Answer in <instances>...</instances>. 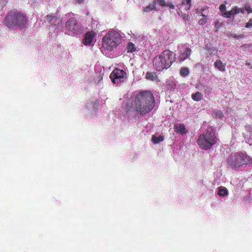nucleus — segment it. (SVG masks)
I'll return each mask as SVG.
<instances>
[{"label": "nucleus", "instance_id": "obj_15", "mask_svg": "<svg viewBox=\"0 0 252 252\" xmlns=\"http://www.w3.org/2000/svg\"><path fill=\"white\" fill-rule=\"evenodd\" d=\"M205 49L208 51L209 55H215L217 53L216 48L212 46H206Z\"/></svg>", "mask_w": 252, "mask_h": 252}, {"label": "nucleus", "instance_id": "obj_16", "mask_svg": "<svg viewBox=\"0 0 252 252\" xmlns=\"http://www.w3.org/2000/svg\"><path fill=\"white\" fill-rule=\"evenodd\" d=\"M218 194L221 197H225L228 194L227 189L224 187L219 188Z\"/></svg>", "mask_w": 252, "mask_h": 252}, {"label": "nucleus", "instance_id": "obj_5", "mask_svg": "<svg viewBox=\"0 0 252 252\" xmlns=\"http://www.w3.org/2000/svg\"><path fill=\"white\" fill-rule=\"evenodd\" d=\"M251 158L243 153H236L230 155L227 159L229 166L233 168H238L244 165L250 163Z\"/></svg>", "mask_w": 252, "mask_h": 252}, {"label": "nucleus", "instance_id": "obj_34", "mask_svg": "<svg viewBox=\"0 0 252 252\" xmlns=\"http://www.w3.org/2000/svg\"><path fill=\"white\" fill-rule=\"evenodd\" d=\"M84 0H75L76 2L78 3L82 2Z\"/></svg>", "mask_w": 252, "mask_h": 252}, {"label": "nucleus", "instance_id": "obj_12", "mask_svg": "<svg viewBox=\"0 0 252 252\" xmlns=\"http://www.w3.org/2000/svg\"><path fill=\"white\" fill-rule=\"evenodd\" d=\"M214 66L221 72H224L225 70V64L220 60H218L215 62Z\"/></svg>", "mask_w": 252, "mask_h": 252}, {"label": "nucleus", "instance_id": "obj_25", "mask_svg": "<svg viewBox=\"0 0 252 252\" xmlns=\"http://www.w3.org/2000/svg\"><path fill=\"white\" fill-rule=\"evenodd\" d=\"M191 0H184L182 2V4L186 5V9L187 10H189L191 8Z\"/></svg>", "mask_w": 252, "mask_h": 252}, {"label": "nucleus", "instance_id": "obj_14", "mask_svg": "<svg viewBox=\"0 0 252 252\" xmlns=\"http://www.w3.org/2000/svg\"><path fill=\"white\" fill-rule=\"evenodd\" d=\"M209 12V7L205 6L200 9H197V12L202 17H207Z\"/></svg>", "mask_w": 252, "mask_h": 252}, {"label": "nucleus", "instance_id": "obj_18", "mask_svg": "<svg viewBox=\"0 0 252 252\" xmlns=\"http://www.w3.org/2000/svg\"><path fill=\"white\" fill-rule=\"evenodd\" d=\"M146 78L148 80L154 81L157 79V76L155 73L147 72L146 74Z\"/></svg>", "mask_w": 252, "mask_h": 252}, {"label": "nucleus", "instance_id": "obj_21", "mask_svg": "<svg viewBox=\"0 0 252 252\" xmlns=\"http://www.w3.org/2000/svg\"><path fill=\"white\" fill-rule=\"evenodd\" d=\"M58 19V16L56 15L49 14L46 16V20L48 22L52 24V21Z\"/></svg>", "mask_w": 252, "mask_h": 252}, {"label": "nucleus", "instance_id": "obj_19", "mask_svg": "<svg viewBox=\"0 0 252 252\" xmlns=\"http://www.w3.org/2000/svg\"><path fill=\"white\" fill-rule=\"evenodd\" d=\"M191 98L194 101H199L202 99V95L201 93H200L199 92H197L195 94H192Z\"/></svg>", "mask_w": 252, "mask_h": 252}, {"label": "nucleus", "instance_id": "obj_32", "mask_svg": "<svg viewBox=\"0 0 252 252\" xmlns=\"http://www.w3.org/2000/svg\"><path fill=\"white\" fill-rule=\"evenodd\" d=\"M182 17L184 21H187L189 20V15L188 14L182 13Z\"/></svg>", "mask_w": 252, "mask_h": 252}, {"label": "nucleus", "instance_id": "obj_30", "mask_svg": "<svg viewBox=\"0 0 252 252\" xmlns=\"http://www.w3.org/2000/svg\"><path fill=\"white\" fill-rule=\"evenodd\" d=\"M245 27L246 28H250L252 27V18H251L246 23Z\"/></svg>", "mask_w": 252, "mask_h": 252}, {"label": "nucleus", "instance_id": "obj_9", "mask_svg": "<svg viewBox=\"0 0 252 252\" xmlns=\"http://www.w3.org/2000/svg\"><path fill=\"white\" fill-rule=\"evenodd\" d=\"M219 9L220 11L222 13L221 15L227 18H230L232 16L234 17V15L240 13L242 14L244 13V9L237 7H234L232 8L231 10L227 11H226V6L225 4H221L220 5Z\"/></svg>", "mask_w": 252, "mask_h": 252}, {"label": "nucleus", "instance_id": "obj_10", "mask_svg": "<svg viewBox=\"0 0 252 252\" xmlns=\"http://www.w3.org/2000/svg\"><path fill=\"white\" fill-rule=\"evenodd\" d=\"M95 35V33L93 31L88 32L85 33L84 38L83 39V43L85 45H90L93 42Z\"/></svg>", "mask_w": 252, "mask_h": 252}, {"label": "nucleus", "instance_id": "obj_35", "mask_svg": "<svg viewBox=\"0 0 252 252\" xmlns=\"http://www.w3.org/2000/svg\"><path fill=\"white\" fill-rule=\"evenodd\" d=\"M246 65L248 66H250L251 65V63L250 62L246 61Z\"/></svg>", "mask_w": 252, "mask_h": 252}, {"label": "nucleus", "instance_id": "obj_31", "mask_svg": "<svg viewBox=\"0 0 252 252\" xmlns=\"http://www.w3.org/2000/svg\"><path fill=\"white\" fill-rule=\"evenodd\" d=\"M212 91V88L210 87H207L205 89V93L209 94Z\"/></svg>", "mask_w": 252, "mask_h": 252}, {"label": "nucleus", "instance_id": "obj_8", "mask_svg": "<svg viewBox=\"0 0 252 252\" xmlns=\"http://www.w3.org/2000/svg\"><path fill=\"white\" fill-rule=\"evenodd\" d=\"M110 78L114 84L124 83L127 79L126 73L122 69L115 68L111 73Z\"/></svg>", "mask_w": 252, "mask_h": 252}, {"label": "nucleus", "instance_id": "obj_6", "mask_svg": "<svg viewBox=\"0 0 252 252\" xmlns=\"http://www.w3.org/2000/svg\"><path fill=\"white\" fill-rule=\"evenodd\" d=\"M120 35L117 32L109 31L102 38V46L104 48L111 51L121 42Z\"/></svg>", "mask_w": 252, "mask_h": 252}, {"label": "nucleus", "instance_id": "obj_3", "mask_svg": "<svg viewBox=\"0 0 252 252\" xmlns=\"http://www.w3.org/2000/svg\"><path fill=\"white\" fill-rule=\"evenodd\" d=\"M176 59L175 53L170 50H166L154 58L153 66L157 70L161 71L169 68Z\"/></svg>", "mask_w": 252, "mask_h": 252}, {"label": "nucleus", "instance_id": "obj_1", "mask_svg": "<svg viewBox=\"0 0 252 252\" xmlns=\"http://www.w3.org/2000/svg\"><path fill=\"white\" fill-rule=\"evenodd\" d=\"M155 98L150 91H143L136 94L131 106L141 115L149 113L155 106Z\"/></svg>", "mask_w": 252, "mask_h": 252}, {"label": "nucleus", "instance_id": "obj_20", "mask_svg": "<svg viewBox=\"0 0 252 252\" xmlns=\"http://www.w3.org/2000/svg\"><path fill=\"white\" fill-rule=\"evenodd\" d=\"M126 49L128 53H133L136 51V47L131 42L128 43Z\"/></svg>", "mask_w": 252, "mask_h": 252}, {"label": "nucleus", "instance_id": "obj_11", "mask_svg": "<svg viewBox=\"0 0 252 252\" xmlns=\"http://www.w3.org/2000/svg\"><path fill=\"white\" fill-rule=\"evenodd\" d=\"M191 53V50L189 47H187L183 53H182L179 57V59L181 61H183L188 58Z\"/></svg>", "mask_w": 252, "mask_h": 252}, {"label": "nucleus", "instance_id": "obj_33", "mask_svg": "<svg viewBox=\"0 0 252 252\" xmlns=\"http://www.w3.org/2000/svg\"><path fill=\"white\" fill-rule=\"evenodd\" d=\"M167 6H168L171 9H174L175 6L171 3H169L166 5Z\"/></svg>", "mask_w": 252, "mask_h": 252}, {"label": "nucleus", "instance_id": "obj_4", "mask_svg": "<svg viewBox=\"0 0 252 252\" xmlns=\"http://www.w3.org/2000/svg\"><path fill=\"white\" fill-rule=\"evenodd\" d=\"M216 142L217 137L213 130L201 134L197 139V144L203 150L210 149Z\"/></svg>", "mask_w": 252, "mask_h": 252}, {"label": "nucleus", "instance_id": "obj_17", "mask_svg": "<svg viewBox=\"0 0 252 252\" xmlns=\"http://www.w3.org/2000/svg\"><path fill=\"white\" fill-rule=\"evenodd\" d=\"M163 140L164 138L161 135H159L158 137H156L155 135H153L152 137V141L155 144L159 143L163 141Z\"/></svg>", "mask_w": 252, "mask_h": 252}, {"label": "nucleus", "instance_id": "obj_24", "mask_svg": "<svg viewBox=\"0 0 252 252\" xmlns=\"http://www.w3.org/2000/svg\"><path fill=\"white\" fill-rule=\"evenodd\" d=\"M227 35L229 37H234L237 39H240V38H243L244 37V35H243L242 34H236L235 33L232 34L230 32H228Z\"/></svg>", "mask_w": 252, "mask_h": 252}, {"label": "nucleus", "instance_id": "obj_26", "mask_svg": "<svg viewBox=\"0 0 252 252\" xmlns=\"http://www.w3.org/2000/svg\"><path fill=\"white\" fill-rule=\"evenodd\" d=\"M214 114L216 117H218L220 119H221L223 117V113L220 110H215L214 112Z\"/></svg>", "mask_w": 252, "mask_h": 252}, {"label": "nucleus", "instance_id": "obj_13", "mask_svg": "<svg viewBox=\"0 0 252 252\" xmlns=\"http://www.w3.org/2000/svg\"><path fill=\"white\" fill-rule=\"evenodd\" d=\"M174 129H176V132L184 135L186 133V130L185 125L184 124H180L179 126L177 125L174 126Z\"/></svg>", "mask_w": 252, "mask_h": 252}, {"label": "nucleus", "instance_id": "obj_22", "mask_svg": "<svg viewBox=\"0 0 252 252\" xmlns=\"http://www.w3.org/2000/svg\"><path fill=\"white\" fill-rule=\"evenodd\" d=\"M156 9V5L153 3L147 6L144 7L143 11L145 12H150Z\"/></svg>", "mask_w": 252, "mask_h": 252}, {"label": "nucleus", "instance_id": "obj_23", "mask_svg": "<svg viewBox=\"0 0 252 252\" xmlns=\"http://www.w3.org/2000/svg\"><path fill=\"white\" fill-rule=\"evenodd\" d=\"M189 70L187 67H182L180 69V73L182 76H186L189 74Z\"/></svg>", "mask_w": 252, "mask_h": 252}, {"label": "nucleus", "instance_id": "obj_29", "mask_svg": "<svg viewBox=\"0 0 252 252\" xmlns=\"http://www.w3.org/2000/svg\"><path fill=\"white\" fill-rule=\"evenodd\" d=\"M207 20L206 17H203V18L200 19L198 21V24L200 26H203L207 22Z\"/></svg>", "mask_w": 252, "mask_h": 252}, {"label": "nucleus", "instance_id": "obj_28", "mask_svg": "<svg viewBox=\"0 0 252 252\" xmlns=\"http://www.w3.org/2000/svg\"><path fill=\"white\" fill-rule=\"evenodd\" d=\"M243 9V8H242ZM244 10L247 11L248 14L252 13V9L251 7V6L248 4H245L244 5Z\"/></svg>", "mask_w": 252, "mask_h": 252}, {"label": "nucleus", "instance_id": "obj_27", "mask_svg": "<svg viewBox=\"0 0 252 252\" xmlns=\"http://www.w3.org/2000/svg\"><path fill=\"white\" fill-rule=\"evenodd\" d=\"M154 3L155 5L156 4H158L161 6H164L166 5L165 0H155Z\"/></svg>", "mask_w": 252, "mask_h": 252}, {"label": "nucleus", "instance_id": "obj_2", "mask_svg": "<svg viewBox=\"0 0 252 252\" xmlns=\"http://www.w3.org/2000/svg\"><path fill=\"white\" fill-rule=\"evenodd\" d=\"M28 22L26 16L17 9L10 10L4 18V25L12 29L23 28L26 27Z\"/></svg>", "mask_w": 252, "mask_h": 252}, {"label": "nucleus", "instance_id": "obj_7", "mask_svg": "<svg viewBox=\"0 0 252 252\" xmlns=\"http://www.w3.org/2000/svg\"><path fill=\"white\" fill-rule=\"evenodd\" d=\"M65 29L69 34H78L83 31V27L80 23L74 18H69L65 24Z\"/></svg>", "mask_w": 252, "mask_h": 252}, {"label": "nucleus", "instance_id": "obj_36", "mask_svg": "<svg viewBox=\"0 0 252 252\" xmlns=\"http://www.w3.org/2000/svg\"><path fill=\"white\" fill-rule=\"evenodd\" d=\"M250 68L252 69V66H251L250 67Z\"/></svg>", "mask_w": 252, "mask_h": 252}]
</instances>
